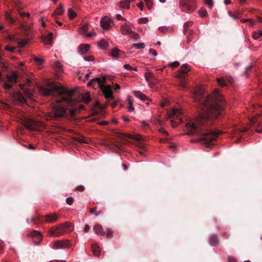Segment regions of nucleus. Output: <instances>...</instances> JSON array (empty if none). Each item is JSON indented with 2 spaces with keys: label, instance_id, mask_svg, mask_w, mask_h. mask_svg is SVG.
<instances>
[{
  "label": "nucleus",
  "instance_id": "17",
  "mask_svg": "<svg viewBox=\"0 0 262 262\" xmlns=\"http://www.w3.org/2000/svg\"><path fill=\"white\" fill-rule=\"evenodd\" d=\"M181 114V111L179 108H173L172 110L168 113V118H170L172 117H178Z\"/></svg>",
  "mask_w": 262,
  "mask_h": 262
},
{
  "label": "nucleus",
  "instance_id": "21",
  "mask_svg": "<svg viewBox=\"0 0 262 262\" xmlns=\"http://www.w3.org/2000/svg\"><path fill=\"white\" fill-rule=\"evenodd\" d=\"M92 250L94 255L99 256L100 255V249L97 244H93L92 245Z\"/></svg>",
  "mask_w": 262,
  "mask_h": 262
},
{
  "label": "nucleus",
  "instance_id": "43",
  "mask_svg": "<svg viewBox=\"0 0 262 262\" xmlns=\"http://www.w3.org/2000/svg\"><path fill=\"white\" fill-rule=\"evenodd\" d=\"M147 8L149 9H151L152 8V0H144Z\"/></svg>",
  "mask_w": 262,
  "mask_h": 262
},
{
  "label": "nucleus",
  "instance_id": "24",
  "mask_svg": "<svg viewBox=\"0 0 262 262\" xmlns=\"http://www.w3.org/2000/svg\"><path fill=\"white\" fill-rule=\"evenodd\" d=\"M111 54L112 56L114 58H118L121 56L122 52L120 50L115 48L112 50Z\"/></svg>",
  "mask_w": 262,
  "mask_h": 262
},
{
  "label": "nucleus",
  "instance_id": "40",
  "mask_svg": "<svg viewBox=\"0 0 262 262\" xmlns=\"http://www.w3.org/2000/svg\"><path fill=\"white\" fill-rule=\"evenodd\" d=\"M148 21V19L147 17H143L138 19V22L139 24H146Z\"/></svg>",
  "mask_w": 262,
  "mask_h": 262
},
{
  "label": "nucleus",
  "instance_id": "26",
  "mask_svg": "<svg viewBox=\"0 0 262 262\" xmlns=\"http://www.w3.org/2000/svg\"><path fill=\"white\" fill-rule=\"evenodd\" d=\"M81 100L83 102L88 103L91 100L90 93L87 92L82 94Z\"/></svg>",
  "mask_w": 262,
  "mask_h": 262
},
{
  "label": "nucleus",
  "instance_id": "49",
  "mask_svg": "<svg viewBox=\"0 0 262 262\" xmlns=\"http://www.w3.org/2000/svg\"><path fill=\"white\" fill-rule=\"evenodd\" d=\"M73 202H74V200L72 197H68L66 199L67 203L70 205H72L73 204Z\"/></svg>",
  "mask_w": 262,
  "mask_h": 262
},
{
  "label": "nucleus",
  "instance_id": "58",
  "mask_svg": "<svg viewBox=\"0 0 262 262\" xmlns=\"http://www.w3.org/2000/svg\"><path fill=\"white\" fill-rule=\"evenodd\" d=\"M137 6L140 8V9L142 11L143 9V4L142 2H140V3L137 4Z\"/></svg>",
  "mask_w": 262,
  "mask_h": 262
},
{
  "label": "nucleus",
  "instance_id": "14",
  "mask_svg": "<svg viewBox=\"0 0 262 262\" xmlns=\"http://www.w3.org/2000/svg\"><path fill=\"white\" fill-rule=\"evenodd\" d=\"M190 70V68L189 66L187 64H184L182 66L181 68L180 71L177 74V77L179 78H183L184 74L187 73L188 71Z\"/></svg>",
  "mask_w": 262,
  "mask_h": 262
},
{
  "label": "nucleus",
  "instance_id": "47",
  "mask_svg": "<svg viewBox=\"0 0 262 262\" xmlns=\"http://www.w3.org/2000/svg\"><path fill=\"white\" fill-rule=\"evenodd\" d=\"M123 67H124V68L125 70H134V71H136V68H133L132 67H131L130 65H129L128 64H124Z\"/></svg>",
  "mask_w": 262,
  "mask_h": 262
},
{
  "label": "nucleus",
  "instance_id": "11",
  "mask_svg": "<svg viewBox=\"0 0 262 262\" xmlns=\"http://www.w3.org/2000/svg\"><path fill=\"white\" fill-rule=\"evenodd\" d=\"M111 21V19L108 17H103L100 21V26L101 28L104 30H108L110 28Z\"/></svg>",
  "mask_w": 262,
  "mask_h": 262
},
{
  "label": "nucleus",
  "instance_id": "57",
  "mask_svg": "<svg viewBox=\"0 0 262 262\" xmlns=\"http://www.w3.org/2000/svg\"><path fill=\"white\" fill-rule=\"evenodd\" d=\"M227 262H236V259L233 257H229Z\"/></svg>",
  "mask_w": 262,
  "mask_h": 262
},
{
  "label": "nucleus",
  "instance_id": "9",
  "mask_svg": "<svg viewBox=\"0 0 262 262\" xmlns=\"http://www.w3.org/2000/svg\"><path fill=\"white\" fill-rule=\"evenodd\" d=\"M217 134L215 132L210 133L203 135L202 139L204 141V143L207 146H209V143L216 139Z\"/></svg>",
  "mask_w": 262,
  "mask_h": 262
},
{
  "label": "nucleus",
  "instance_id": "35",
  "mask_svg": "<svg viewBox=\"0 0 262 262\" xmlns=\"http://www.w3.org/2000/svg\"><path fill=\"white\" fill-rule=\"evenodd\" d=\"M133 47L137 49H144L145 47V45L143 43H134Z\"/></svg>",
  "mask_w": 262,
  "mask_h": 262
},
{
  "label": "nucleus",
  "instance_id": "10",
  "mask_svg": "<svg viewBox=\"0 0 262 262\" xmlns=\"http://www.w3.org/2000/svg\"><path fill=\"white\" fill-rule=\"evenodd\" d=\"M133 30V25L131 23H125L121 25L120 31L123 35H129Z\"/></svg>",
  "mask_w": 262,
  "mask_h": 262
},
{
  "label": "nucleus",
  "instance_id": "31",
  "mask_svg": "<svg viewBox=\"0 0 262 262\" xmlns=\"http://www.w3.org/2000/svg\"><path fill=\"white\" fill-rule=\"evenodd\" d=\"M68 16L70 18L73 19L76 17V13L71 8H69L68 10Z\"/></svg>",
  "mask_w": 262,
  "mask_h": 262
},
{
  "label": "nucleus",
  "instance_id": "22",
  "mask_svg": "<svg viewBox=\"0 0 262 262\" xmlns=\"http://www.w3.org/2000/svg\"><path fill=\"white\" fill-rule=\"evenodd\" d=\"M95 232L99 235H103L104 233L102 227L100 225H97L93 228Z\"/></svg>",
  "mask_w": 262,
  "mask_h": 262
},
{
  "label": "nucleus",
  "instance_id": "45",
  "mask_svg": "<svg viewBox=\"0 0 262 262\" xmlns=\"http://www.w3.org/2000/svg\"><path fill=\"white\" fill-rule=\"evenodd\" d=\"M179 65H180L179 62L178 61H176L173 62L168 63L167 66L168 67H177Z\"/></svg>",
  "mask_w": 262,
  "mask_h": 262
},
{
  "label": "nucleus",
  "instance_id": "19",
  "mask_svg": "<svg viewBox=\"0 0 262 262\" xmlns=\"http://www.w3.org/2000/svg\"><path fill=\"white\" fill-rule=\"evenodd\" d=\"M17 73L13 72L10 75L7 76V81H8L9 82L14 84L17 82Z\"/></svg>",
  "mask_w": 262,
  "mask_h": 262
},
{
  "label": "nucleus",
  "instance_id": "44",
  "mask_svg": "<svg viewBox=\"0 0 262 262\" xmlns=\"http://www.w3.org/2000/svg\"><path fill=\"white\" fill-rule=\"evenodd\" d=\"M217 82L220 86H224L225 85V82L224 79L222 78H217Z\"/></svg>",
  "mask_w": 262,
  "mask_h": 262
},
{
  "label": "nucleus",
  "instance_id": "12",
  "mask_svg": "<svg viewBox=\"0 0 262 262\" xmlns=\"http://www.w3.org/2000/svg\"><path fill=\"white\" fill-rule=\"evenodd\" d=\"M31 236L32 237L33 242L35 244H38L42 239V236L40 232L37 231H34L31 233Z\"/></svg>",
  "mask_w": 262,
  "mask_h": 262
},
{
  "label": "nucleus",
  "instance_id": "41",
  "mask_svg": "<svg viewBox=\"0 0 262 262\" xmlns=\"http://www.w3.org/2000/svg\"><path fill=\"white\" fill-rule=\"evenodd\" d=\"M27 42H28V41L25 40H23L21 41L18 40V41H17L18 46L20 48H23V47H25L27 45Z\"/></svg>",
  "mask_w": 262,
  "mask_h": 262
},
{
  "label": "nucleus",
  "instance_id": "39",
  "mask_svg": "<svg viewBox=\"0 0 262 262\" xmlns=\"http://www.w3.org/2000/svg\"><path fill=\"white\" fill-rule=\"evenodd\" d=\"M199 14L201 17H204L205 16H206V15H207V11H206V9H205L204 8H201L199 11Z\"/></svg>",
  "mask_w": 262,
  "mask_h": 262
},
{
  "label": "nucleus",
  "instance_id": "34",
  "mask_svg": "<svg viewBox=\"0 0 262 262\" xmlns=\"http://www.w3.org/2000/svg\"><path fill=\"white\" fill-rule=\"evenodd\" d=\"M88 25H85L81 27L79 30V33L82 35H85V34H86L85 32L88 30Z\"/></svg>",
  "mask_w": 262,
  "mask_h": 262
},
{
  "label": "nucleus",
  "instance_id": "36",
  "mask_svg": "<svg viewBox=\"0 0 262 262\" xmlns=\"http://www.w3.org/2000/svg\"><path fill=\"white\" fill-rule=\"evenodd\" d=\"M130 36L134 39H139L140 38V35L135 31H132V33L129 34Z\"/></svg>",
  "mask_w": 262,
  "mask_h": 262
},
{
  "label": "nucleus",
  "instance_id": "46",
  "mask_svg": "<svg viewBox=\"0 0 262 262\" xmlns=\"http://www.w3.org/2000/svg\"><path fill=\"white\" fill-rule=\"evenodd\" d=\"M5 17H6V19L8 21V22H9L10 23H12L13 22L14 20H13V18L11 17V16L8 13H7L6 14Z\"/></svg>",
  "mask_w": 262,
  "mask_h": 262
},
{
  "label": "nucleus",
  "instance_id": "28",
  "mask_svg": "<svg viewBox=\"0 0 262 262\" xmlns=\"http://www.w3.org/2000/svg\"><path fill=\"white\" fill-rule=\"evenodd\" d=\"M130 0H123L120 2V7L121 8L129 9L130 7Z\"/></svg>",
  "mask_w": 262,
  "mask_h": 262
},
{
  "label": "nucleus",
  "instance_id": "33",
  "mask_svg": "<svg viewBox=\"0 0 262 262\" xmlns=\"http://www.w3.org/2000/svg\"><path fill=\"white\" fill-rule=\"evenodd\" d=\"M217 242V238L215 235H211L209 237V243L211 245H214Z\"/></svg>",
  "mask_w": 262,
  "mask_h": 262
},
{
  "label": "nucleus",
  "instance_id": "37",
  "mask_svg": "<svg viewBox=\"0 0 262 262\" xmlns=\"http://www.w3.org/2000/svg\"><path fill=\"white\" fill-rule=\"evenodd\" d=\"M13 84V83L9 82L7 80L5 82L4 86L5 89L9 90L11 88Z\"/></svg>",
  "mask_w": 262,
  "mask_h": 262
},
{
  "label": "nucleus",
  "instance_id": "15",
  "mask_svg": "<svg viewBox=\"0 0 262 262\" xmlns=\"http://www.w3.org/2000/svg\"><path fill=\"white\" fill-rule=\"evenodd\" d=\"M181 4L183 7L188 9H191L195 4V0H182Z\"/></svg>",
  "mask_w": 262,
  "mask_h": 262
},
{
  "label": "nucleus",
  "instance_id": "16",
  "mask_svg": "<svg viewBox=\"0 0 262 262\" xmlns=\"http://www.w3.org/2000/svg\"><path fill=\"white\" fill-rule=\"evenodd\" d=\"M12 97L13 100L20 104H23L25 102V98L20 93L15 94Z\"/></svg>",
  "mask_w": 262,
  "mask_h": 262
},
{
  "label": "nucleus",
  "instance_id": "18",
  "mask_svg": "<svg viewBox=\"0 0 262 262\" xmlns=\"http://www.w3.org/2000/svg\"><path fill=\"white\" fill-rule=\"evenodd\" d=\"M58 217V215L57 213L49 214L46 216L45 221L47 222L53 223L56 222Z\"/></svg>",
  "mask_w": 262,
  "mask_h": 262
},
{
  "label": "nucleus",
  "instance_id": "60",
  "mask_svg": "<svg viewBox=\"0 0 262 262\" xmlns=\"http://www.w3.org/2000/svg\"><path fill=\"white\" fill-rule=\"evenodd\" d=\"M95 34H96V33L95 32H92L89 33L85 34L84 36L86 37H91V36L95 35Z\"/></svg>",
  "mask_w": 262,
  "mask_h": 262
},
{
  "label": "nucleus",
  "instance_id": "29",
  "mask_svg": "<svg viewBox=\"0 0 262 262\" xmlns=\"http://www.w3.org/2000/svg\"><path fill=\"white\" fill-rule=\"evenodd\" d=\"M128 137L129 139H134L137 141H142L143 139V137L141 136L140 134H135V135H128Z\"/></svg>",
  "mask_w": 262,
  "mask_h": 262
},
{
  "label": "nucleus",
  "instance_id": "20",
  "mask_svg": "<svg viewBox=\"0 0 262 262\" xmlns=\"http://www.w3.org/2000/svg\"><path fill=\"white\" fill-rule=\"evenodd\" d=\"M90 45L86 44L80 45L79 47V52L81 54H84L87 53L90 50Z\"/></svg>",
  "mask_w": 262,
  "mask_h": 262
},
{
  "label": "nucleus",
  "instance_id": "5",
  "mask_svg": "<svg viewBox=\"0 0 262 262\" xmlns=\"http://www.w3.org/2000/svg\"><path fill=\"white\" fill-rule=\"evenodd\" d=\"M73 227L69 223H66L63 225H60L51 228L49 231V235L51 236H59L66 233L68 230H72Z\"/></svg>",
  "mask_w": 262,
  "mask_h": 262
},
{
  "label": "nucleus",
  "instance_id": "64",
  "mask_svg": "<svg viewBox=\"0 0 262 262\" xmlns=\"http://www.w3.org/2000/svg\"><path fill=\"white\" fill-rule=\"evenodd\" d=\"M186 81L183 80L181 82L180 84V86L181 87H183V88H184L186 85Z\"/></svg>",
  "mask_w": 262,
  "mask_h": 262
},
{
  "label": "nucleus",
  "instance_id": "38",
  "mask_svg": "<svg viewBox=\"0 0 262 262\" xmlns=\"http://www.w3.org/2000/svg\"><path fill=\"white\" fill-rule=\"evenodd\" d=\"M52 40L50 38H48V36H45L43 39V42L46 45H51L52 43Z\"/></svg>",
  "mask_w": 262,
  "mask_h": 262
},
{
  "label": "nucleus",
  "instance_id": "50",
  "mask_svg": "<svg viewBox=\"0 0 262 262\" xmlns=\"http://www.w3.org/2000/svg\"><path fill=\"white\" fill-rule=\"evenodd\" d=\"M205 4L210 8H212L213 6L212 0H205Z\"/></svg>",
  "mask_w": 262,
  "mask_h": 262
},
{
  "label": "nucleus",
  "instance_id": "7",
  "mask_svg": "<svg viewBox=\"0 0 262 262\" xmlns=\"http://www.w3.org/2000/svg\"><path fill=\"white\" fill-rule=\"evenodd\" d=\"M71 246V243L69 240L64 239L61 241H56L53 244V248L55 249L69 248Z\"/></svg>",
  "mask_w": 262,
  "mask_h": 262
},
{
  "label": "nucleus",
  "instance_id": "53",
  "mask_svg": "<svg viewBox=\"0 0 262 262\" xmlns=\"http://www.w3.org/2000/svg\"><path fill=\"white\" fill-rule=\"evenodd\" d=\"M83 59L86 61H93L94 60V58L92 56H88V57L83 58Z\"/></svg>",
  "mask_w": 262,
  "mask_h": 262
},
{
  "label": "nucleus",
  "instance_id": "61",
  "mask_svg": "<svg viewBox=\"0 0 262 262\" xmlns=\"http://www.w3.org/2000/svg\"><path fill=\"white\" fill-rule=\"evenodd\" d=\"M127 100L129 105H133V101L132 100L131 98L129 96L127 97Z\"/></svg>",
  "mask_w": 262,
  "mask_h": 262
},
{
  "label": "nucleus",
  "instance_id": "56",
  "mask_svg": "<svg viewBox=\"0 0 262 262\" xmlns=\"http://www.w3.org/2000/svg\"><path fill=\"white\" fill-rule=\"evenodd\" d=\"M14 49H15V48L12 47H6L5 48V50L6 51H9L11 52H13L14 51Z\"/></svg>",
  "mask_w": 262,
  "mask_h": 262
},
{
  "label": "nucleus",
  "instance_id": "30",
  "mask_svg": "<svg viewBox=\"0 0 262 262\" xmlns=\"http://www.w3.org/2000/svg\"><path fill=\"white\" fill-rule=\"evenodd\" d=\"M98 46L102 49H104L108 46V42L104 39L100 40L98 42Z\"/></svg>",
  "mask_w": 262,
  "mask_h": 262
},
{
  "label": "nucleus",
  "instance_id": "2",
  "mask_svg": "<svg viewBox=\"0 0 262 262\" xmlns=\"http://www.w3.org/2000/svg\"><path fill=\"white\" fill-rule=\"evenodd\" d=\"M40 93L43 96L53 95L56 97L57 103H65L70 106H75L77 101L75 100L76 96L73 90H69L60 84L54 85L52 89L40 88Z\"/></svg>",
  "mask_w": 262,
  "mask_h": 262
},
{
  "label": "nucleus",
  "instance_id": "27",
  "mask_svg": "<svg viewBox=\"0 0 262 262\" xmlns=\"http://www.w3.org/2000/svg\"><path fill=\"white\" fill-rule=\"evenodd\" d=\"M253 38L254 39H262V30L255 31L252 34Z\"/></svg>",
  "mask_w": 262,
  "mask_h": 262
},
{
  "label": "nucleus",
  "instance_id": "13",
  "mask_svg": "<svg viewBox=\"0 0 262 262\" xmlns=\"http://www.w3.org/2000/svg\"><path fill=\"white\" fill-rule=\"evenodd\" d=\"M83 107L82 105H78V106H74L70 108L68 111V117H72L75 115Z\"/></svg>",
  "mask_w": 262,
  "mask_h": 262
},
{
  "label": "nucleus",
  "instance_id": "1",
  "mask_svg": "<svg viewBox=\"0 0 262 262\" xmlns=\"http://www.w3.org/2000/svg\"><path fill=\"white\" fill-rule=\"evenodd\" d=\"M205 89L202 86L197 87L193 92V99L208 108L215 117L220 115L223 110L224 100L219 90H215L212 95L204 97Z\"/></svg>",
  "mask_w": 262,
  "mask_h": 262
},
{
  "label": "nucleus",
  "instance_id": "4",
  "mask_svg": "<svg viewBox=\"0 0 262 262\" xmlns=\"http://www.w3.org/2000/svg\"><path fill=\"white\" fill-rule=\"evenodd\" d=\"M105 76L93 78L88 83V85L95 88V84H97L98 87L101 89L105 97L106 98H110L112 96V91L110 85H104V84L105 82Z\"/></svg>",
  "mask_w": 262,
  "mask_h": 262
},
{
  "label": "nucleus",
  "instance_id": "52",
  "mask_svg": "<svg viewBox=\"0 0 262 262\" xmlns=\"http://www.w3.org/2000/svg\"><path fill=\"white\" fill-rule=\"evenodd\" d=\"M91 212L92 214H94L96 215H98L100 214V212L97 211L96 208H93L91 209Z\"/></svg>",
  "mask_w": 262,
  "mask_h": 262
},
{
  "label": "nucleus",
  "instance_id": "23",
  "mask_svg": "<svg viewBox=\"0 0 262 262\" xmlns=\"http://www.w3.org/2000/svg\"><path fill=\"white\" fill-rule=\"evenodd\" d=\"M64 12V9L61 5H60L59 7H58L55 12L52 14V16H54L55 15H61Z\"/></svg>",
  "mask_w": 262,
  "mask_h": 262
},
{
  "label": "nucleus",
  "instance_id": "54",
  "mask_svg": "<svg viewBox=\"0 0 262 262\" xmlns=\"http://www.w3.org/2000/svg\"><path fill=\"white\" fill-rule=\"evenodd\" d=\"M228 14L231 18L233 19H238V18H239V16L238 15H232L231 12L230 11L228 12Z\"/></svg>",
  "mask_w": 262,
  "mask_h": 262
},
{
  "label": "nucleus",
  "instance_id": "42",
  "mask_svg": "<svg viewBox=\"0 0 262 262\" xmlns=\"http://www.w3.org/2000/svg\"><path fill=\"white\" fill-rule=\"evenodd\" d=\"M191 25V22L187 21L184 25V32L185 33L189 28V27Z\"/></svg>",
  "mask_w": 262,
  "mask_h": 262
},
{
  "label": "nucleus",
  "instance_id": "8",
  "mask_svg": "<svg viewBox=\"0 0 262 262\" xmlns=\"http://www.w3.org/2000/svg\"><path fill=\"white\" fill-rule=\"evenodd\" d=\"M23 123L27 128L30 130H35L40 125L39 122H36L31 118H25Z\"/></svg>",
  "mask_w": 262,
  "mask_h": 262
},
{
  "label": "nucleus",
  "instance_id": "63",
  "mask_svg": "<svg viewBox=\"0 0 262 262\" xmlns=\"http://www.w3.org/2000/svg\"><path fill=\"white\" fill-rule=\"evenodd\" d=\"M85 233H87L89 231V226L88 225H85L83 229Z\"/></svg>",
  "mask_w": 262,
  "mask_h": 262
},
{
  "label": "nucleus",
  "instance_id": "6",
  "mask_svg": "<svg viewBox=\"0 0 262 262\" xmlns=\"http://www.w3.org/2000/svg\"><path fill=\"white\" fill-rule=\"evenodd\" d=\"M68 111L67 109L61 106L60 104H57L54 107V117H68Z\"/></svg>",
  "mask_w": 262,
  "mask_h": 262
},
{
  "label": "nucleus",
  "instance_id": "32",
  "mask_svg": "<svg viewBox=\"0 0 262 262\" xmlns=\"http://www.w3.org/2000/svg\"><path fill=\"white\" fill-rule=\"evenodd\" d=\"M25 94L26 97L28 98L32 99L33 98V93L32 91L30 90H25Z\"/></svg>",
  "mask_w": 262,
  "mask_h": 262
},
{
  "label": "nucleus",
  "instance_id": "48",
  "mask_svg": "<svg viewBox=\"0 0 262 262\" xmlns=\"http://www.w3.org/2000/svg\"><path fill=\"white\" fill-rule=\"evenodd\" d=\"M8 38L9 39L13 40H14L15 41H16V42H17L18 40V38L15 35H9Z\"/></svg>",
  "mask_w": 262,
  "mask_h": 262
},
{
  "label": "nucleus",
  "instance_id": "55",
  "mask_svg": "<svg viewBox=\"0 0 262 262\" xmlns=\"http://www.w3.org/2000/svg\"><path fill=\"white\" fill-rule=\"evenodd\" d=\"M84 189V187L82 185H79L76 187V190L77 191H82Z\"/></svg>",
  "mask_w": 262,
  "mask_h": 262
},
{
  "label": "nucleus",
  "instance_id": "51",
  "mask_svg": "<svg viewBox=\"0 0 262 262\" xmlns=\"http://www.w3.org/2000/svg\"><path fill=\"white\" fill-rule=\"evenodd\" d=\"M148 51L149 53L152 54L154 56H156L158 55L156 51L153 49H149Z\"/></svg>",
  "mask_w": 262,
  "mask_h": 262
},
{
  "label": "nucleus",
  "instance_id": "25",
  "mask_svg": "<svg viewBox=\"0 0 262 262\" xmlns=\"http://www.w3.org/2000/svg\"><path fill=\"white\" fill-rule=\"evenodd\" d=\"M135 95L139 99L142 100H147V96L144 94L142 93L140 91H135L134 92Z\"/></svg>",
  "mask_w": 262,
  "mask_h": 262
},
{
  "label": "nucleus",
  "instance_id": "59",
  "mask_svg": "<svg viewBox=\"0 0 262 262\" xmlns=\"http://www.w3.org/2000/svg\"><path fill=\"white\" fill-rule=\"evenodd\" d=\"M116 17L117 19L118 20H125V18H124V17H123L121 14H117L116 16Z\"/></svg>",
  "mask_w": 262,
  "mask_h": 262
},
{
  "label": "nucleus",
  "instance_id": "3",
  "mask_svg": "<svg viewBox=\"0 0 262 262\" xmlns=\"http://www.w3.org/2000/svg\"><path fill=\"white\" fill-rule=\"evenodd\" d=\"M207 118L205 114H201L195 119H189L186 123V134L203 135L202 124Z\"/></svg>",
  "mask_w": 262,
  "mask_h": 262
},
{
  "label": "nucleus",
  "instance_id": "62",
  "mask_svg": "<svg viewBox=\"0 0 262 262\" xmlns=\"http://www.w3.org/2000/svg\"><path fill=\"white\" fill-rule=\"evenodd\" d=\"M248 23H249V25H250V26H254V25H255V21H254L253 20H251V19H249V20L248 21Z\"/></svg>",
  "mask_w": 262,
  "mask_h": 262
}]
</instances>
